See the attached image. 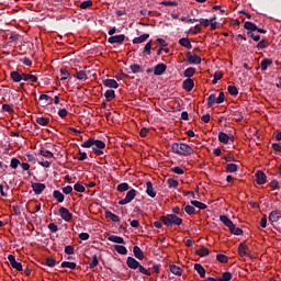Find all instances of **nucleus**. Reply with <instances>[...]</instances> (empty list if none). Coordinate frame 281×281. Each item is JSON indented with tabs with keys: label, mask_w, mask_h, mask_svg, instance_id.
<instances>
[{
	"label": "nucleus",
	"mask_w": 281,
	"mask_h": 281,
	"mask_svg": "<svg viewBox=\"0 0 281 281\" xmlns=\"http://www.w3.org/2000/svg\"><path fill=\"white\" fill-rule=\"evenodd\" d=\"M81 147L83 148H92V153L95 154L97 156H102L104 155L103 149L105 148V143L95 139L93 137H90L88 140H86Z\"/></svg>",
	"instance_id": "f257e3e1"
},
{
	"label": "nucleus",
	"mask_w": 281,
	"mask_h": 281,
	"mask_svg": "<svg viewBox=\"0 0 281 281\" xmlns=\"http://www.w3.org/2000/svg\"><path fill=\"white\" fill-rule=\"evenodd\" d=\"M160 221L164 222V224L167 227H172V226H180L183 223V220L177 214H167L160 217Z\"/></svg>",
	"instance_id": "f03ea898"
},
{
	"label": "nucleus",
	"mask_w": 281,
	"mask_h": 281,
	"mask_svg": "<svg viewBox=\"0 0 281 281\" xmlns=\"http://www.w3.org/2000/svg\"><path fill=\"white\" fill-rule=\"evenodd\" d=\"M171 148L175 154L182 156H191L194 153L193 148L187 144L175 143Z\"/></svg>",
	"instance_id": "7ed1b4c3"
},
{
	"label": "nucleus",
	"mask_w": 281,
	"mask_h": 281,
	"mask_svg": "<svg viewBox=\"0 0 281 281\" xmlns=\"http://www.w3.org/2000/svg\"><path fill=\"white\" fill-rule=\"evenodd\" d=\"M126 265L130 269H138L139 270V273H143V276H148L150 277L151 276V272L149 271V269H146L145 267H143L139 261H137L135 258L133 257H128L127 258V261H126Z\"/></svg>",
	"instance_id": "20e7f679"
},
{
	"label": "nucleus",
	"mask_w": 281,
	"mask_h": 281,
	"mask_svg": "<svg viewBox=\"0 0 281 281\" xmlns=\"http://www.w3.org/2000/svg\"><path fill=\"white\" fill-rule=\"evenodd\" d=\"M136 194H137V191L135 189L130 190L126 194V198L121 200L119 204L126 205L131 203L135 199Z\"/></svg>",
	"instance_id": "39448f33"
},
{
	"label": "nucleus",
	"mask_w": 281,
	"mask_h": 281,
	"mask_svg": "<svg viewBox=\"0 0 281 281\" xmlns=\"http://www.w3.org/2000/svg\"><path fill=\"white\" fill-rule=\"evenodd\" d=\"M280 220H281V211L280 210L271 211L268 215V221H270L271 224L277 223Z\"/></svg>",
	"instance_id": "423d86ee"
},
{
	"label": "nucleus",
	"mask_w": 281,
	"mask_h": 281,
	"mask_svg": "<svg viewBox=\"0 0 281 281\" xmlns=\"http://www.w3.org/2000/svg\"><path fill=\"white\" fill-rule=\"evenodd\" d=\"M8 260L13 269H16V271H23L22 263L16 261L13 255H9Z\"/></svg>",
	"instance_id": "0eeeda50"
},
{
	"label": "nucleus",
	"mask_w": 281,
	"mask_h": 281,
	"mask_svg": "<svg viewBox=\"0 0 281 281\" xmlns=\"http://www.w3.org/2000/svg\"><path fill=\"white\" fill-rule=\"evenodd\" d=\"M187 63L191 65H200L202 63V59L200 56L192 55L191 52L187 53Z\"/></svg>",
	"instance_id": "6e6552de"
},
{
	"label": "nucleus",
	"mask_w": 281,
	"mask_h": 281,
	"mask_svg": "<svg viewBox=\"0 0 281 281\" xmlns=\"http://www.w3.org/2000/svg\"><path fill=\"white\" fill-rule=\"evenodd\" d=\"M59 215L66 222H70L72 218V214L70 213V211L64 206L59 209Z\"/></svg>",
	"instance_id": "1a4fd4ad"
},
{
	"label": "nucleus",
	"mask_w": 281,
	"mask_h": 281,
	"mask_svg": "<svg viewBox=\"0 0 281 281\" xmlns=\"http://www.w3.org/2000/svg\"><path fill=\"white\" fill-rule=\"evenodd\" d=\"M194 88V80L191 78H187L184 79V81H182V89H184L187 92L192 91Z\"/></svg>",
	"instance_id": "9d476101"
},
{
	"label": "nucleus",
	"mask_w": 281,
	"mask_h": 281,
	"mask_svg": "<svg viewBox=\"0 0 281 281\" xmlns=\"http://www.w3.org/2000/svg\"><path fill=\"white\" fill-rule=\"evenodd\" d=\"M257 184H265L267 182V175L259 170L255 173Z\"/></svg>",
	"instance_id": "9b49d317"
},
{
	"label": "nucleus",
	"mask_w": 281,
	"mask_h": 281,
	"mask_svg": "<svg viewBox=\"0 0 281 281\" xmlns=\"http://www.w3.org/2000/svg\"><path fill=\"white\" fill-rule=\"evenodd\" d=\"M124 41H125V35H124V34L111 36V37L108 40V42H109L110 44H120V45H122Z\"/></svg>",
	"instance_id": "f8f14e48"
},
{
	"label": "nucleus",
	"mask_w": 281,
	"mask_h": 281,
	"mask_svg": "<svg viewBox=\"0 0 281 281\" xmlns=\"http://www.w3.org/2000/svg\"><path fill=\"white\" fill-rule=\"evenodd\" d=\"M11 79L13 80V82H21L23 80V72L21 71H11L10 74Z\"/></svg>",
	"instance_id": "ddd939ff"
},
{
	"label": "nucleus",
	"mask_w": 281,
	"mask_h": 281,
	"mask_svg": "<svg viewBox=\"0 0 281 281\" xmlns=\"http://www.w3.org/2000/svg\"><path fill=\"white\" fill-rule=\"evenodd\" d=\"M220 221L224 223L228 229L234 228V223L227 215H220Z\"/></svg>",
	"instance_id": "4468645a"
},
{
	"label": "nucleus",
	"mask_w": 281,
	"mask_h": 281,
	"mask_svg": "<svg viewBox=\"0 0 281 281\" xmlns=\"http://www.w3.org/2000/svg\"><path fill=\"white\" fill-rule=\"evenodd\" d=\"M46 186L44 183H32V189L37 195L42 194Z\"/></svg>",
	"instance_id": "2eb2a0df"
},
{
	"label": "nucleus",
	"mask_w": 281,
	"mask_h": 281,
	"mask_svg": "<svg viewBox=\"0 0 281 281\" xmlns=\"http://www.w3.org/2000/svg\"><path fill=\"white\" fill-rule=\"evenodd\" d=\"M233 117L235 121L241 122L244 120V109H235V111H233Z\"/></svg>",
	"instance_id": "dca6fc26"
},
{
	"label": "nucleus",
	"mask_w": 281,
	"mask_h": 281,
	"mask_svg": "<svg viewBox=\"0 0 281 281\" xmlns=\"http://www.w3.org/2000/svg\"><path fill=\"white\" fill-rule=\"evenodd\" d=\"M273 65V60L272 59H269V58H263L261 61H260V69L262 71H266L268 70L269 66H272Z\"/></svg>",
	"instance_id": "f3484780"
},
{
	"label": "nucleus",
	"mask_w": 281,
	"mask_h": 281,
	"mask_svg": "<svg viewBox=\"0 0 281 281\" xmlns=\"http://www.w3.org/2000/svg\"><path fill=\"white\" fill-rule=\"evenodd\" d=\"M249 250V247L246 246L245 243H239V247L237 248V251L241 258H245L247 256V251Z\"/></svg>",
	"instance_id": "a211bd4d"
},
{
	"label": "nucleus",
	"mask_w": 281,
	"mask_h": 281,
	"mask_svg": "<svg viewBox=\"0 0 281 281\" xmlns=\"http://www.w3.org/2000/svg\"><path fill=\"white\" fill-rule=\"evenodd\" d=\"M178 44H180V46H182L187 49H192L191 41L188 37L180 38V41H178Z\"/></svg>",
	"instance_id": "6ab92c4d"
},
{
	"label": "nucleus",
	"mask_w": 281,
	"mask_h": 281,
	"mask_svg": "<svg viewBox=\"0 0 281 281\" xmlns=\"http://www.w3.org/2000/svg\"><path fill=\"white\" fill-rule=\"evenodd\" d=\"M167 70V66L165 64H159L156 66L154 74L156 76H162Z\"/></svg>",
	"instance_id": "aec40b11"
},
{
	"label": "nucleus",
	"mask_w": 281,
	"mask_h": 281,
	"mask_svg": "<svg viewBox=\"0 0 281 281\" xmlns=\"http://www.w3.org/2000/svg\"><path fill=\"white\" fill-rule=\"evenodd\" d=\"M217 139L220 143L227 145L229 143V135L224 132H220V134H217Z\"/></svg>",
	"instance_id": "412c9836"
},
{
	"label": "nucleus",
	"mask_w": 281,
	"mask_h": 281,
	"mask_svg": "<svg viewBox=\"0 0 281 281\" xmlns=\"http://www.w3.org/2000/svg\"><path fill=\"white\" fill-rule=\"evenodd\" d=\"M103 85L108 88L117 89L120 86L116 80L114 79H105L103 80Z\"/></svg>",
	"instance_id": "4be33fe9"
},
{
	"label": "nucleus",
	"mask_w": 281,
	"mask_h": 281,
	"mask_svg": "<svg viewBox=\"0 0 281 281\" xmlns=\"http://www.w3.org/2000/svg\"><path fill=\"white\" fill-rule=\"evenodd\" d=\"M146 192L150 198H155L157 195V192L154 189L153 182L148 181L146 183Z\"/></svg>",
	"instance_id": "5701e85b"
},
{
	"label": "nucleus",
	"mask_w": 281,
	"mask_h": 281,
	"mask_svg": "<svg viewBox=\"0 0 281 281\" xmlns=\"http://www.w3.org/2000/svg\"><path fill=\"white\" fill-rule=\"evenodd\" d=\"M38 77L32 74H23V81L25 82H37Z\"/></svg>",
	"instance_id": "b1692460"
},
{
	"label": "nucleus",
	"mask_w": 281,
	"mask_h": 281,
	"mask_svg": "<svg viewBox=\"0 0 281 281\" xmlns=\"http://www.w3.org/2000/svg\"><path fill=\"white\" fill-rule=\"evenodd\" d=\"M193 269H195V271H198V273L200 274V278H205V268L201 265V263H195L193 266Z\"/></svg>",
	"instance_id": "393cba45"
},
{
	"label": "nucleus",
	"mask_w": 281,
	"mask_h": 281,
	"mask_svg": "<svg viewBox=\"0 0 281 281\" xmlns=\"http://www.w3.org/2000/svg\"><path fill=\"white\" fill-rule=\"evenodd\" d=\"M133 252L137 260H144V252L138 246L133 248Z\"/></svg>",
	"instance_id": "a878e982"
},
{
	"label": "nucleus",
	"mask_w": 281,
	"mask_h": 281,
	"mask_svg": "<svg viewBox=\"0 0 281 281\" xmlns=\"http://www.w3.org/2000/svg\"><path fill=\"white\" fill-rule=\"evenodd\" d=\"M108 239L110 241L116 243V244H126L123 237L116 236V235H109Z\"/></svg>",
	"instance_id": "bb28decb"
},
{
	"label": "nucleus",
	"mask_w": 281,
	"mask_h": 281,
	"mask_svg": "<svg viewBox=\"0 0 281 281\" xmlns=\"http://www.w3.org/2000/svg\"><path fill=\"white\" fill-rule=\"evenodd\" d=\"M170 271L173 276H182L183 270L177 265H170Z\"/></svg>",
	"instance_id": "cd10ccee"
},
{
	"label": "nucleus",
	"mask_w": 281,
	"mask_h": 281,
	"mask_svg": "<svg viewBox=\"0 0 281 281\" xmlns=\"http://www.w3.org/2000/svg\"><path fill=\"white\" fill-rule=\"evenodd\" d=\"M149 37H150L149 34H143V35L139 36V37H135V38L133 40V43H134V44H142V43H145Z\"/></svg>",
	"instance_id": "c85d7f7f"
},
{
	"label": "nucleus",
	"mask_w": 281,
	"mask_h": 281,
	"mask_svg": "<svg viewBox=\"0 0 281 281\" xmlns=\"http://www.w3.org/2000/svg\"><path fill=\"white\" fill-rule=\"evenodd\" d=\"M195 254L200 256V258H205V256H209L210 250L206 247H202L198 250H195Z\"/></svg>",
	"instance_id": "c756f323"
},
{
	"label": "nucleus",
	"mask_w": 281,
	"mask_h": 281,
	"mask_svg": "<svg viewBox=\"0 0 281 281\" xmlns=\"http://www.w3.org/2000/svg\"><path fill=\"white\" fill-rule=\"evenodd\" d=\"M114 249L120 254L121 256H126L127 254V248L123 245H115Z\"/></svg>",
	"instance_id": "7c9ffc66"
},
{
	"label": "nucleus",
	"mask_w": 281,
	"mask_h": 281,
	"mask_svg": "<svg viewBox=\"0 0 281 281\" xmlns=\"http://www.w3.org/2000/svg\"><path fill=\"white\" fill-rule=\"evenodd\" d=\"M61 267H63V269H72V270H75L76 267H77V263L71 262V261H63Z\"/></svg>",
	"instance_id": "2f4dec72"
},
{
	"label": "nucleus",
	"mask_w": 281,
	"mask_h": 281,
	"mask_svg": "<svg viewBox=\"0 0 281 281\" xmlns=\"http://www.w3.org/2000/svg\"><path fill=\"white\" fill-rule=\"evenodd\" d=\"M105 217L112 220L115 223L120 222V217L112 213L111 211H105Z\"/></svg>",
	"instance_id": "473e14b6"
},
{
	"label": "nucleus",
	"mask_w": 281,
	"mask_h": 281,
	"mask_svg": "<svg viewBox=\"0 0 281 281\" xmlns=\"http://www.w3.org/2000/svg\"><path fill=\"white\" fill-rule=\"evenodd\" d=\"M53 196H54L59 203L64 202V200H65V195H64L60 191H58V190H55V191L53 192Z\"/></svg>",
	"instance_id": "72a5a7b5"
},
{
	"label": "nucleus",
	"mask_w": 281,
	"mask_h": 281,
	"mask_svg": "<svg viewBox=\"0 0 281 281\" xmlns=\"http://www.w3.org/2000/svg\"><path fill=\"white\" fill-rule=\"evenodd\" d=\"M244 29L250 31V32H256L258 30L257 25L254 24L252 22H246L244 23Z\"/></svg>",
	"instance_id": "f704fd0d"
},
{
	"label": "nucleus",
	"mask_w": 281,
	"mask_h": 281,
	"mask_svg": "<svg viewBox=\"0 0 281 281\" xmlns=\"http://www.w3.org/2000/svg\"><path fill=\"white\" fill-rule=\"evenodd\" d=\"M191 205H193V206H195V207H198L200 210L207 209V205L205 203H202V202L196 201V200L191 201Z\"/></svg>",
	"instance_id": "c9c22d12"
},
{
	"label": "nucleus",
	"mask_w": 281,
	"mask_h": 281,
	"mask_svg": "<svg viewBox=\"0 0 281 281\" xmlns=\"http://www.w3.org/2000/svg\"><path fill=\"white\" fill-rule=\"evenodd\" d=\"M196 72V69L193 67H189L187 68V70H184V77H187V79H191V77Z\"/></svg>",
	"instance_id": "e433bc0d"
},
{
	"label": "nucleus",
	"mask_w": 281,
	"mask_h": 281,
	"mask_svg": "<svg viewBox=\"0 0 281 281\" xmlns=\"http://www.w3.org/2000/svg\"><path fill=\"white\" fill-rule=\"evenodd\" d=\"M231 229V234H234V235H237V236H240L244 234V231L239 227H236L235 224H233V228H228Z\"/></svg>",
	"instance_id": "4c0bfd02"
},
{
	"label": "nucleus",
	"mask_w": 281,
	"mask_h": 281,
	"mask_svg": "<svg viewBox=\"0 0 281 281\" xmlns=\"http://www.w3.org/2000/svg\"><path fill=\"white\" fill-rule=\"evenodd\" d=\"M105 99L108 102L112 101L115 99V91L114 90H108L104 94Z\"/></svg>",
	"instance_id": "58836bf2"
},
{
	"label": "nucleus",
	"mask_w": 281,
	"mask_h": 281,
	"mask_svg": "<svg viewBox=\"0 0 281 281\" xmlns=\"http://www.w3.org/2000/svg\"><path fill=\"white\" fill-rule=\"evenodd\" d=\"M233 280L232 272H224L222 273V278H218V281H231Z\"/></svg>",
	"instance_id": "ea45409f"
},
{
	"label": "nucleus",
	"mask_w": 281,
	"mask_h": 281,
	"mask_svg": "<svg viewBox=\"0 0 281 281\" xmlns=\"http://www.w3.org/2000/svg\"><path fill=\"white\" fill-rule=\"evenodd\" d=\"M238 170V166L236 164L226 165V172L234 173Z\"/></svg>",
	"instance_id": "a19ab883"
},
{
	"label": "nucleus",
	"mask_w": 281,
	"mask_h": 281,
	"mask_svg": "<svg viewBox=\"0 0 281 281\" xmlns=\"http://www.w3.org/2000/svg\"><path fill=\"white\" fill-rule=\"evenodd\" d=\"M49 119L48 117H36V123H38L42 126H46L49 124Z\"/></svg>",
	"instance_id": "79ce46f5"
},
{
	"label": "nucleus",
	"mask_w": 281,
	"mask_h": 281,
	"mask_svg": "<svg viewBox=\"0 0 281 281\" xmlns=\"http://www.w3.org/2000/svg\"><path fill=\"white\" fill-rule=\"evenodd\" d=\"M184 212L189 215H194L196 214V210L194 207V205H187L184 206Z\"/></svg>",
	"instance_id": "37998d69"
},
{
	"label": "nucleus",
	"mask_w": 281,
	"mask_h": 281,
	"mask_svg": "<svg viewBox=\"0 0 281 281\" xmlns=\"http://www.w3.org/2000/svg\"><path fill=\"white\" fill-rule=\"evenodd\" d=\"M99 265V258L97 255H93L92 261L89 263L90 269L94 271L95 267Z\"/></svg>",
	"instance_id": "c03bdc74"
},
{
	"label": "nucleus",
	"mask_w": 281,
	"mask_h": 281,
	"mask_svg": "<svg viewBox=\"0 0 281 281\" xmlns=\"http://www.w3.org/2000/svg\"><path fill=\"white\" fill-rule=\"evenodd\" d=\"M216 258H217V262H222V265H227L228 262V257L226 255L220 254L216 256Z\"/></svg>",
	"instance_id": "a18cd8bd"
},
{
	"label": "nucleus",
	"mask_w": 281,
	"mask_h": 281,
	"mask_svg": "<svg viewBox=\"0 0 281 281\" xmlns=\"http://www.w3.org/2000/svg\"><path fill=\"white\" fill-rule=\"evenodd\" d=\"M40 155L46 157V158H53L54 157V154L49 150H46L44 148H41L40 149Z\"/></svg>",
	"instance_id": "49530a36"
},
{
	"label": "nucleus",
	"mask_w": 281,
	"mask_h": 281,
	"mask_svg": "<svg viewBox=\"0 0 281 281\" xmlns=\"http://www.w3.org/2000/svg\"><path fill=\"white\" fill-rule=\"evenodd\" d=\"M227 90H228V94L233 97H236L239 93L238 89L235 86H228Z\"/></svg>",
	"instance_id": "de8ad7c7"
},
{
	"label": "nucleus",
	"mask_w": 281,
	"mask_h": 281,
	"mask_svg": "<svg viewBox=\"0 0 281 281\" xmlns=\"http://www.w3.org/2000/svg\"><path fill=\"white\" fill-rule=\"evenodd\" d=\"M269 47V43L266 40H262L260 42H258L256 48L258 49H266Z\"/></svg>",
	"instance_id": "09e8293b"
},
{
	"label": "nucleus",
	"mask_w": 281,
	"mask_h": 281,
	"mask_svg": "<svg viewBox=\"0 0 281 281\" xmlns=\"http://www.w3.org/2000/svg\"><path fill=\"white\" fill-rule=\"evenodd\" d=\"M76 78H77L78 80H83V81H86V80L88 79V76H87V74H86L85 70H80L79 72H77Z\"/></svg>",
	"instance_id": "8fccbe9b"
},
{
	"label": "nucleus",
	"mask_w": 281,
	"mask_h": 281,
	"mask_svg": "<svg viewBox=\"0 0 281 281\" xmlns=\"http://www.w3.org/2000/svg\"><path fill=\"white\" fill-rule=\"evenodd\" d=\"M151 45H153V41H150L149 43L146 44L143 54L144 55H150L151 54Z\"/></svg>",
	"instance_id": "3c124183"
},
{
	"label": "nucleus",
	"mask_w": 281,
	"mask_h": 281,
	"mask_svg": "<svg viewBox=\"0 0 281 281\" xmlns=\"http://www.w3.org/2000/svg\"><path fill=\"white\" fill-rule=\"evenodd\" d=\"M45 265H46V267L53 268V267H55V265H56V259H54V258H52V257H48V258H46V260H45Z\"/></svg>",
	"instance_id": "603ef678"
},
{
	"label": "nucleus",
	"mask_w": 281,
	"mask_h": 281,
	"mask_svg": "<svg viewBox=\"0 0 281 281\" xmlns=\"http://www.w3.org/2000/svg\"><path fill=\"white\" fill-rule=\"evenodd\" d=\"M215 103H216V95L215 94L209 95V102L206 104L207 108H212Z\"/></svg>",
	"instance_id": "864d4df0"
},
{
	"label": "nucleus",
	"mask_w": 281,
	"mask_h": 281,
	"mask_svg": "<svg viewBox=\"0 0 281 281\" xmlns=\"http://www.w3.org/2000/svg\"><path fill=\"white\" fill-rule=\"evenodd\" d=\"M117 190H119L120 192H125V191L130 190V186H128V183L123 182V183H121V184L117 186Z\"/></svg>",
	"instance_id": "5fc2aeb1"
},
{
	"label": "nucleus",
	"mask_w": 281,
	"mask_h": 281,
	"mask_svg": "<svg viewBox=\"0 0 281 281\" xmlns=\"http://www.w3.org/2000/svg\"><path fill=\"white\" fill-rule=\"evenodd\" d=\"M130 68H131L133 74H138V72L143 71L142 67L139 65H137V64L131 65Z\"/></svg>",
	"instance_id": "6e6d98bb"
},
{
	"label": "nucleus",
	"mask_w": 281,
	"mask_h": 281,
	"mask_svg": "<svg viewBox=\"0 0 281 281\" xmlns=\"http://www.w3.org/2000/svg\"><path fill=\"white\" fill-rule=\"evenodd\" d=\"M168 186H169L170 189H172V188L177 189L178 186H179V182L176 179L170 178L168 180Z\"/></svg>",
	"instance_id": "4d7b16f0"
},
{
	"label": "nucleus",
	"mask_w": 281,
	"mask_h": 281,
	"mask_svg": "<svg viewBox=\"0 0 281 281\" xmlns=\"http://www.w3.org/2000/svg\"><path fill=\"white\" fill-rule=\"evenodd\" d=\"M65 254H67L68 256H72V254H75V247L71 245L66 246Z\"/></svg>",
	"instance_id": "13d9d810"
},
{
	"label": "nucleus",
	"mask_w": 281,
	"mask_h": 281,
	"mask_svg": "<svg viewBox=\"0 0 281 281\" xmlns=\"http://www.w3.org/2000/svg\"><path fill=\"white\" fill-rule=\"evenodd\" d=\"M60 74H61V76H63V78H61L60 80H67L68 77H70L69 71H68L67 69H65V68H61V69H60Z\"/></svg>",
	"instance_id": "bf43d9fd"
},
{
	"label": "nucleus",
	"mask_w": 281,
	"mask_h": 281,
	"mask_svg": "<svg viewBox=\"0 0 281 281\" xmlns=\"http://www.w3.org/2000/svg\"><path fill=\"white\" fill-rule=\"evenodd\" d=\"M201 33V27L199 25H195V27L189 30V32H187V34H193V35H196Z\"/></svg>",
	"instance_id": "052dcab7"
},
{
	"label": "nucleus",
	"mask_w": 281,
	"mask_h": 281,
	"mask_svg": "<svg viewBox=\"0 0 281 281\" xmlns=\"http://www.w3.org/2000/svg\"><path fill=\"white\" fill-rule=\"evenodd\" d=\"M75 191L83 193L86 191V188L81 183H76L74 187Z\"/></svg>",
	"instance_id": "680f3d73"
},
{
	"label": "nucleus",
	"mask_w": 281,
	"mask_h": 281,
	"mask_svg": "<svg viewBox=\"0 0 281 281\" xmlns=\"http://www.w3.org/2000/svg\"><path fill=\"white\" fill-rule=\"evenodd\" d=\"M92 5H93L92 1L88 0V1H83V2L80 4V8H81L82 10H86V9L92 7Z\"/></svg>",
	"instance_id": "e2e57ef3"
},
{
	"label": "nucleus",
	"mask_w": 281,
	"mask_h": 281,
	"mask_svg": "<svg viewBox=\"0 0 281 281\" xmlns=\"http://www.w3.org/2000/svg\"><path fill=\"white\" fill-rule=\"evenodd\" d=\"M20 164L21 162H20V160L18 158H12L10 166H11V168L16 169Z\"/></svg>",
	"instance_id": "0e129e2a"
},
{
	"label": "nucleus",
	"mask_w": 281,
	"mask_h": 281,
	"mask_svg": "<svg viewBox=\"0 0 281 281\" xmlns=\"http://www.w3.org/2000/svg\"><path fill=\"white\" fill-rule=\"evenodd\" d=\"M224 101H225V93L224 92H220V95L215 100V103L222 104Z\"/></svg>",
	"instance_id": "69168bd1"
},
{
	"label": "nucleus",
	"mask_w": 281,
	"mask_h": 281,
	"mask_svg": "<svg viewBox=\"0 0 281 281\" xmlns=\"http://www.w3.org/2000/svg\"><path fill=\"white\" fill-rule=\"evenodd\" d=\"M2 110L4 111V112H8V113H10V114H12L13 112H14V110L11 108V105H9V104H3L2 105Z\"/></svg>",
	"instance_id": "338daca9"
},
{
	"label": "nucleus",
	"mask_w": 281,
	"mask_h": 281,
	"mask_svg": "<svg viewBox=\"0 0 281 281\" xmlns=\"http://www.w3.org/2000/svg\"><path fill=\"white\" fill-rule=\"evenodd\" d=\"M172 172H175L176 175H183L184 170L181 167H173L171 169Z\"/></svg>",
	"instance_id": "774afa93"
}]
</instances>
